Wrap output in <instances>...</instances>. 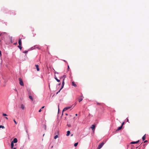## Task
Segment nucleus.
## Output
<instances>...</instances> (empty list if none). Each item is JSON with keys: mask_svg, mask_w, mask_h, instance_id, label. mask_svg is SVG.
<instances>
[{"mask_svg": "<svg viewBox=\"0 0 149 149\" xmlns=\"http://www.w3.org/2000/svg\"><path fill=\"white\" fill-rule=\"evenodd\" d=\"M19 83L20 85L22 86H24V84L22 78H19Z\"/></svg>", "mask_w": 149, "mask_h": 149, "instance_id": "1", "label": "nucleus"}, {"mask_svg": "<svg viewBox=\"0 0 149 149\" xmlns=\"http://www.w3.org/2000/svg\"><path fill=\"white\" fill-rule=\"evenodd\" d=\"M104 144V143L103 142L100 143L98 146V148L97 149H100L103 146Z\"/></svg>", "mask_w": 149, "mask_h": 149, "instance_id": "2", "label": "nucleus"}, {"mask_svg": "<svg viewBox=\"0 0 149 149\" xmlns=\"http://www.w3.org/2000/svg\"><path fill=\"white\" fill-rule=\"evenodd\" d=\"M95 125H92L91 126V128L93 130V132H94L95 130Z\"/></svg>", "mask_w": 149, "mask_h": 149, "instance_id": "3", "label": "nucleus"}, {"mask_svg": "<svg viewBox=\"0 0 149 149\" xmlns=\"http://www.w3.org/2000/svg\"><path fill=\"white\" fill-rule=\"evenodd\" d=\"M70 108H71V107H70L65 108L63 110V112L64 111H66L67 110L70 109Z\"/></svg>", "mask_w": 149, "mask_h": 149, "instance_id": "4", "label": "nucleus"}, {"mask_svg": "<svg viewBox=\"0 0 149 149\" xmlns=\"http://www.w3.org/2000/svg\"><path fill=\"white\" fill-rule=\"evenodd\" d=\"M12 142L14 143H16L17 142V138H15L14 139L13 141H12Z\"/></svg>", "mask_w": 149, "mask_h": 149, "instance_id": "5", "label": "nucleus"}, {"mask_svg": "<svg viewBox=\"0 0 149 149\" xmlns=\"http://www.w3.org/2000/svg\"><path fill=\"white\" fill-rule=\"evenodd\" d=\"M30 94H29V98L32 101L33 100V99L32 96L30 95Z\"/></svg>", "mask_w": 149, "mask_h": 149, "instance_id": "6", "label": "nucleus"}, {"mask_svg": "<svg viewBox=\"0 0 149 149\" xmlns=\"http://www.w3.org/2000/svg\"><path fill=\"white\" fill-rule=\"evenodd\" d=\"M139 142V140H138V141H133V142H132L130 143V144H136V143H137Z\"/></svg>", "mask_w": 149, "mask_h": 149, "instance_id": "7", "label": "nucleus"}, {"mask_svg": "<svg viewBox=\"0 0 149 149\" xmlns=\"http://www.w3.org/2000/svg\"><path fill=\"white\" fill-rule=\"evenodd\" d=\"M18 43L19 45H22L21 39L19 38L18 40Z\"/></svg>", "mask_w": 149, "mask_h": 149, "instance_id": "8", "label": "nucleus"}, {"mask_svg": "<svg viewBox=\"0 0 149 149\" xmlns=\"http://www.w3.org/2000/svg\"><path fill=\"white\" fill-rule=\"evenodd\" d=\"M35 66H36V68L37 71H39V70H40V69H39V68L38 65H35Z\"/></svg>", "mask_w": 149, "mask_h": 149, "instance_id": "9", "label": "nucleus"}, {"mask_svg": "<svg viewBox=\"0 0 149 149\" xmlns=\"http://www.w3.org/2000/svg\"><path fill=\"white\" fill-rule=\"evenodd\" d=\"M72 85L74 86L75 87L77 86L76 84H75V83L74 81H72Z\"/></svg>", "mask_w": 149, "mask_h": 149, "instance_id": "10", "label": "nucleus"}, {"mask_svg": "<svg viewBox=\"0 0 149 149\" xmlns=\"http://www.w3.org/2000/svg\"><path fill=\"white\" fill-rule=\"evenodd\" d=\"M24 106L23 104H22L21 105V108L23 109L24 110Z\"/></svg>", "mask_w": 149, "mask_h": 149, "instance_id": "11", "label": "nucleus"}, {"mask_svg": "<svg viewBox=\"0 0 149 149\" xmlns=\"http://www.w3.org/2000/svg\"><path fill=\"white\" fill-rule=\"evenodd\" d=\"M14 146V143L12 142L11 143V148H13Z\"/></svg>", "mask_w": 149, "mask_h": 149, "instance_id": "12", "label": "nucleus"}, {"mask_svg": "<svg viewBox=\"0 0 149 149\" xmlns=\"http://www.w3.org/2000/svg\"><path fill=\"white\" fill-rule=\"evenodd\" d=\"M122 127L120 126V127H118V128L117 129L116 131H118L120 130H121L122 128Z\"/></svg>", "mask_w": 149, "mask_h": 149, "instance_id": "13", "label": "nucleus"}, {"mask_svg": "<svg viewBox=\"0 0 149 149\" xmlns=\"http://www.w3.org/2000/svg\"><path fill=\"white\" fill-rule=\"evenodd\" d=\"M70 131H68L67 132V134H66V135L67 136H68L70 134Z\"/></svg>", "mask_w": 149, "mask_h": 149, "instance_id": "14", "label": "nucleus"}, {"mask_svg": "<svg viewBox=\"0 0 149 149\" xmlns=\"http://www.w3.org/2000/svg\"><path fill=\"white\" fill-rule=\"evenodd\" d=\"M142 140H144L146 139V135H144L143 137H142Z\"/></svg>", "mask_w": 149, "mask_h": 149, "instance_id": "15", "label": "nucleus"}, {"mask_svg": "<svg viewBox=\"0 0 149 149\" xmlns=\"http://www.w3.org/2000/svg\"><path fill=\"white\" fill-rule=\"evenodd\" d=\"M55 78L58 82H60V80L58 79L56 77H55Z\"/></svg>", "mask_w": 149, "mask_h": 149, "instance_id": "16", "label": "nucleus"}, {"mask_svg": "<svg viewBox=\"0 0 149 149\" xmlns=\"http://www.w3.org/2000/svg\"><path fill=\"white\" fill-rule=\"evenodd\" d=\"M83 100V99L81 98H80L79 99V102H81Z\"/></svg>", "mask_w": 149, "mask_h": 149, "instance_id": "17", "label": "nucleus"}, {"mask_svg": "<svg viewBox=\"0 0 149 149\" xmlns=\"http://www.w3.org/2000/svg\"><path fill=\"white\" fill-rule=\"evenodd\" d=\"M78 144V143H76L74 144V146L75 147H76L77 146Z\"/></svg>", "mask_w": 149, "mask_h": 149, "instance_id": "18", "label": "nucleus"}, {"mask_svg": "<svg viewBox=\"0 0 149 149\" xmlns=\"http://www.w3.org/2000/svg\"><path fill=\"white\" fill-rule=\"evenodd\" d=\"M18 47L21 50L22 49V47H21V45H19V46H18Z\"/></svg>", "mask_w": 149, "mask_h": 149, "instance_id": "19", "label": "nucleus"}, {"mask_svg": "<svg viewBox=\"0 0 149 149\" xmlns=\"http://www.w3.org/2000/svg\"><path fill=\"white\" fill-rule=\"evenodd\" d=\"M64 79H63V81L62 83V85H64Z\"/></svg>", "mask_w": 149, "mask_h": 149, "instance_id": "20", "label": "nucleus"}, {"mask_svg": "<svg viewBox=\"0 0 149 149\" xmlns=\"http://www.w3.org/2000/svg\"><path fill=\"white\" fill-rule=\"evenodd\" d=\"M2 128V129H4L5 127L4 126L1 125H0V128Z\"/></svg>", "mask_w": 149, "mask_h": 149, "instance_id": "21", "label": "nucleus"}, {"mask_svg": "<svg viewBox=\"0 0 149 149\" xmlns=\"http://www.w3.org/2000/svg\"><path fill=\"white\" fill-rule=\"evenodd\" d=\"M58 137V135H56V136H55L54 137V139H56V138H57Z\"/></svg>", "mask_w": 149, "mask_h": 149, "instance_id": "22", "label": "nucleus"}, {"mask_svg": "<svg viewBox=\"0 0 149 149\" xmlns=\"http://www.w3.org/2000/svg\"><path fill=\"white\" fill-rule=\"evenodd\" d=\"M66 77V76L65 75H63L62 77H61V78H64V79H65V78Z\"/></svg>", "mask_w": 149, "mask_h": 149, "instance_id": "23", "label": "nucleus"}, {"mask_svg": "<svg viewBox=\"0 0 149 149\" xmlns=\"http://www.w3.org/2000/svg\"><path fill=\"white\" fill-rule=\"evenodd\" d=\"M13 121L16 124H17V123L15 121V119H14L13 120Z\"/></svg>", "mask_w": 149, "mask_h": 149, "instance_id": "24", "label": "nucleus"}, {"mask_svg": "<svg viewBox=\"0 0 149 149\" xmlns=\"http://www.w3.org/2000/svg\"><path fill=\"white\" fill-rule=\"evenodd\" d=\"M64 85H62L61 87L60 88V90H61L63 88Z\"/></svg>", "mask_w": 149, "mask_h": 149, "instance_id": "25", "label": "nucleus"}, {"mask_svg": "<svg viewBox=\"0 0 149 149\" xmlns=\"http://www.w3.org/2000/svg\"><path fill=\"white\" fill-rule=\"evenodd\" d=\"M3 116H7V114H5V113H3Z\"/></svg>", "mask_w": 149, "mask_h": 149, "instance_id": "26", "label": "nucleus"}, {"mask_svg": "<svg viewBox=\"0 0 149 149\" xmlns=\"http://www.w3.org/2000/svg\"><path fill=\"white\" fill-rule=\"evenodd\" d=\"M28 51H25L24 52H23V53H27L28 52Z\"/></svg>", "mask_w": 149, "mask_h": 149, "instance_id": "27", "label": "nucleus"}, {"mask_svg": "<svg viewBox=\"0 0 149 149\" xmlns=\"http://www.w3.org/2000/svg\"><path fill=\"white\" fill-rule=\"evenodd\" d=\"M67 126H68L69 127H70L71 126V125L70 124H67Z\"/></svg>", "mask_w": 149, "mask_h": 149, "instance_id": "28", "label": "nucleus"}, {"mask_svg": "<svg viewBox=\"0 0 149 149\" xmlns=\"http://www.w3.org/2000/svg\"><path fill=\"white\" fill-rule=\"evenodd\" d=\"M1 56V51L0 50V56Z\"/></svg>", "mask_w": 149, "mask_h": 149, "instance_id": "29", "label": "nucleus"}, {"mask_svg": "<svg viewBox=\"0 0 149 149\" xmlns=\"http://www.w3.org/2000/svg\"><path fill=\"white\" fill-rule=\"evenodd\" d=\"M126 119H127V122L129 123V119H128L127 118Z\"/></svg>", "mask_w": 149, "mask_h": 149, "instance_id": "30", "label": "nucleus"}, {"mask_svg": "<svg viewBox=\"0 0 149 149\" xmlns=\"http://www.w3.org/2000/svg\"><path fill=\"white\" fill-rule=\"evenodd\" d=\"M42 111L41 109H40L38 111L39 112H40Z\"/></svg>", "mask_w": 149, "mask_h": 149, "instance_id": "31", "label": "nucleus"}, {"mask_svg": "<svg viewBox=\"0 0 149 149\" xmlns=\"http://www.w3.org/2000/svg\"><path fill=\"white\" fill-rule=\"evenodd\" d=\"M124 122H123V123H122V125H121V126L122 127V126H123V125H124Z\"/></svg>", "mask_w": 149, "mask_h": 149, "instance_id": "32", "label": "nucleus"}, {"mask_svg": "<svg viewBox=\"0 0 149 149\" xmlns=\"http://www.w3.org/2000/svg\"><path fill=\"white\" fill-rule=\"evenodd\" d=\"M148 141L147 140H146L144 142V143H146V142H147Z\"/></svg>", "mask_w": 149, "mask_h": 149, "instance_id": "33", "label": "nucleus"}, {"mask_svg": "<svg viewBox=\"0 0 149 149\" xmlns=\"http://www.w3.org/2000/svg\"><path fill=\"white\" fill-rule=\"evenodd\" d=\"M44 107H45V106H43V107H42L41 109L44 108Z\"/></svg>", "mask_w": 149, "mask_h": 149, "instance_id": "34", "label": "nucleus"}, {"mask_svg": "<svg viewBox=\"0 0 149 149\" xmlns=\"http://www.w3.org/2000/svg\"><path fill=\"white\" fill-rule=\"evenodd\" d=\"M5 118L7 119V120H8V118L7 117H5Z\"/></svg>", "mask_w": 149, "mask_h": 149, "instance_id": "35", "label": "nucleus"}, {"mask_svg": "<svg viewBox=\"0 0 149 149\" xmlns=\"http://www.w3.org/2000/svg\"><path fill=\"white\" fill-rule=\"evenodd\" d=\"M61 90H60H60L58 91V93L60 92Z\"/></svg>", "mask_w": 149, "mask_h": 149, "instance_id": "36", "label": "nucleus"}, {"mask_svg": "<svg viewBox=\"0 0 149 149\" xmlns=\"http://www.w3.org/2000/svg\"><path fill=\"white\" fill-rule=\"evenodd\" d=\"M65 115L67 116L68 115V114L67 113H65Z\"/></svg>", "mask_w": 149, "mask_h": 149, "instance_id": "37", "label": "nucleus"}, {"mask_svg": "<svg viewBox=\"0 0 149 149\" xmlns=\"http://www.w3.org/2000/svg\"><path fill=\"white\" fill-rule=\"evenodd\" d=\"M75 116H77V114H75Z\"/></svg>", "mask_w": 149, "mask_h": 149, "instance_id": "38", "label": "nucleus"}, {"mask_svg": "<svg viewBox=\"0 0 149 149\" xmlns=\"http://www.w3.org/2000/svg\"><path fill=\"white\" fill-rule=\"evenodd\" d=\"M61 84V83H59V84H58V85H60Z\"/></svg>", "mask_w": 149, "mask_h": 149, "instance_id": "39", "label": "nucleus"}, {"mask_svg": "<svg viewBox=\"0 0 149 149\" xmlns=\"http://www.w3.org/2000/svg\"><path fill=\"white\" fill-rule=\"evenodd\" d=\"M45 129L46 130V126L45 125Z\"/></svg>", "mask_w": 149, "mask_h": 149, "instance_id": "40", "label": "nucleus"}, {"mask_svg": "<svg viewBox=\"0 0 149 149\" xmlns=\"http://www.w3.org/2000/svg\"><path fill=\"white\" fill-rule=\"evenodd\" d=\"M13 149H16V148H13Z\"/></svg>", "mask_w": 149, "mask_h": 149, "instance_id": "41", "label": "nucleus"}, {"mask_svg": "<svg viewBox=\"0 0 149 149\" xmlns=\"http://www.w3.org/2000/svg\"><path fill=\"white\" fill-rule=\"evenodd\" d=\"M53 147V146H52L51 147V148H52Z\"/></svg>", "mask_w": 149, "mask_h": 149, "instance_id": "42", "label": "nucleus"}, {"mask_svg": "<svg viewBox=\"0 0 149 149\" xmlns=\"http://www.w3.org/2000/svg\"><path fill=\"white\" fill-rule=\"evenodd\" d=\"M68 69H69V66H68Z\"/></svg>", "mask_w": 149, "mask_h": 149, "instance_id": "43", "label": "nucleus"}, {"mask_svg": "<svg viewBox=\"0 0 149 149\" xmlns=\"http://www.w3.org/2000/svg\"><path fill=\"white\" fill-rule=\"evenodd\" d=\"M58 92L57 93H56V94H58Z\"/></svg>", "mask_w": 149, "mask_h": 149, "instance_id": "44", "label": "nucleus"}]
</instances>
